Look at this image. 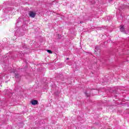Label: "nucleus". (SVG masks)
I'll use <instances>...</instances> for the list:
<instances>
[{"label": "nucleus", "instance_id": "f257e3e1", "mask_svg": "<svg viewBox=\"0 0 129 129\" xmlns=\"http://www.w3.org/2000/svg\"><path fill=\"white\" fill-rule=\"evenodd\" d=\"M29 16L30 18H35V17H36V13L33 11H30L29 13Z\"/></svg>", "mask_w": 129, "mask_h": 129}, {"label": "nucleus", "instance_id": "f03ea898", "mask_svg": "<svg viewBox=\"0 0 129 129\" xmlns=\"http://www.w3.org/2000/svg\"><path fill=\"white\" fill-rule=\"evenodd\" d=\"M30 103H31L32 105H37V104H38V101L36 100H32L31 101Z\"/></svg>", "mask_w": 129, "mask_h": 129}, {"label": "nucleus", "instance_id": "7ed1b4c3", "mask_svg": "<svg viewBox=\"0 0 129 129\" xmlns=\"http://www.w3.org/2000/svg\"><path fill=\"white\" fill-rule=\"evenodd\" d=\"M120 32H123L124 31V28H123V26H120Z\"/></svg>", "mask_w": 129, "mask_h": 129}, {"label": "nucleus", "instance_id": "20e7f679", "mask_svg": "<svg viewBox=\"0 0 129 129\" xmlns=\"http://www.w3.org/2000/svg\"><path fill=\"white\" fill-rule=\"evenodd\" d=\"M46 51L49 54H52V53H53V52L51 50L47 49V50H46Z\"/></svg>", "mask_w": 129, "mask_h": 129}, {"label": "nucleus", "instance_id": "39448f33", "mask_svg": "<svg viewBox=\"0 0 129 129\" xmlns=\"http://www.w3.org/2000/svg\"><path fill=\"white\" fill-rule=\"evenodd\" d=\"M58 39H61V35L58 34Z\"/></svg>", "mask_w": 129, "mask_h": 129}, {"label": "nucleus", "instance_id": "423d86ee", "mask_svg": "<svg viewBox=\"0 0 129 129\" xmlns=\"http://www.w3.org/2000/svg\"><path fill=\"white\" fill-rule=\"evenodd\" d=\"M109 2H112V0H109Z\"/></svg>", "mask_w": 129, "mask_h": 129}, {"label": "nucleus", "instance_id": "0eeeda50", "mask_svg": "<svg viewBox=\"0 0 129 129\" xmlns=\"http://www.w3.org/2000/svg\"><path fill=\"white\" fill-rule=\"evenodd\" d=\"M67 60H69V58H67Z\"/></svg>", "mask_w": 129, "mask_h": 129}]
</instances>
